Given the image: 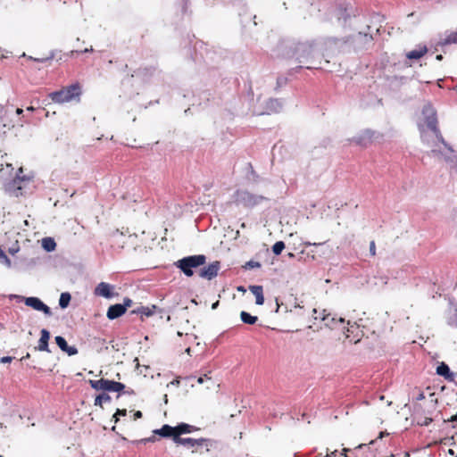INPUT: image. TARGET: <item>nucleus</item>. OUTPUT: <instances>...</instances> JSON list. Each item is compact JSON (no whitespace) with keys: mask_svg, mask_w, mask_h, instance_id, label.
Segmentation results:
<instances>
[{"mask_svg":"<svg viewBox=\"0 0 457 457\" xmlns=\"http://www.w3.org/2000/svg\"><path fill=\"white\" fill-rule=\"evenodd\" d=\"M126 238L127 236L124 233L120 232L118 229L112 232L109 236L112 246L118 248H123Z\"/></svg>","mask_w":457,"mask_h":457,"instance_id":"f8f14e48","label":"nucleus"},{"mask_svg":"<svg viewBox=\"0 0 457 457\" xmlns=\"http://www.w3.org/2000/svg\"><path fill=\"white\" fill-rule=\"evenodd\" d=\"M428 52V48L426 46L420 47V49H415L408 52L406 54V57L408 59L418 60L424 56Z\"/></svg>","mask_w":457,"mask_h":457,"instance_id":"a211bd4d","label":"nucleus"},{"mask_svg":"<svg viewBox=\"0 0 457 457\" xmlns=\"http://www.w3.org/2000/svg\"><path fill=\"white\" fill-rule=\"evenodd\" d=\"M436 373L439 376H442V377H444L446 379H449V380H453V373H451L450 368L445 362H442L441 364H439L437 366Z\"/></svg>","mask_w":457,"mask_h":457,"instance_id":"f3484780","label":"nucleus"},{"mask_svg":"<svg viewBox=\"0 0 457 457\" xmlns=\"http://www.w3.org/2000/svg\"><path fill=\"white\" fill-rule=\"evenodd\" d=\"M342 330L345 335V339L348 341L350 344H356L360 342L362 337V331L360 329V327L356 323L351 324L349 321L347 322V327L345 326V328H339Z\"/></svg>","mask_w":457,"mask_h":457,"instance_id":"0eeeda50","label":"nucleus"},{"mask_svg":"<svg viewBox=\"0 0 457 457\" xmlns=\"http://www.w3.org/2000/svg\"><path fill=\"white\" fill-rule=\"evenodd\" d=\"M446 421L448 422H455L457 421V413L455 415H453L449 420H447Z\"/></svg>","mask_w":457,"mask_h":457,"instance_id":"4c0bfd02","label":"nucleus"},{"mask_svg":"<svg viewBox=\"0 0 457 457\" xmlns=\"http://www.w3.org/2000/svg\"><path fill=\"white\" fill-rule=\"evenodd\" d=\"M240 318H241V320L244 323L249 324V325H253L258 320V317L257 316H253V315H251L250 313H248V312H246L245 311L241 312Z\"/></svg>","mask_w":457,"mask_h":457,"instance_id":"6ab92c4d","label":"nucleus"},{"mask_svg":"<svg viewBox=\"0 0 457 457\" xmlns=\"http://www.w3.org/2000/svg\"><path fill=\"white\" fill-rule=\"evenodd\" d=\"M0 457H3V456L0 455Z\"/></svg>","mask_w":457,"mask_h":457,"instance_id":"3c124183","label":"nucleus"},{"mask_svg":"<svg viewBox=\"0 0 457 457\" xmlns=\"http://www.w3.org/2000/svg\"><path fill=\"white\" fill-rule=\"evenodd\" d=\"M27 111L33 112L35 111V108L33 106L27 107Z\"/></svg>","mask_w":457,"mask_h":457,"instance_id":"c03bdc74","label":"nucleus"},{"mask_svg":"<svg viewBox=\"0 0 457 457\" xmlns=\"http://www.w3.org/2000/svg\"><path fill=\"white\" fill-rule=\"evenodd\" d=\"M12 357L11 356H4L2 358H0V362L2 363H7V362H11L12 361Z\"/></svg>","mask_w":457,"mask_h":457,"instance_id":"473e14b6","label":"nucleus"},{"mask_svg":"<svg viewBox=\"0 0 457 457\" xmlns=\"http://www.w3.org/2000/svg\"><path fill=\"white\" fill-rule=\"evenodd\" d=\"M220 269V262L216 261L210 263L208 266L204 267L199 271V276L203 278L212 279L218 275Z\"/></svg>","mask_w":457,"mask_h":457,"instance_id":"9d476101","label":"nucleus"},{"mask_svg":"<svg viewBox=\"0 0 457 457\" xmlns=\"http://www.w3.org/2000/svg\"><path fill=\"white\" fill-rule=\"evenodd\" d=\"M347 451H348L347 449L344 448L342 453H340V455L343 456V457H348L347 454H346Z\"/></svg>","mask_w":457,"mask_h":457,"instance_id":"a19ab883","label":"nucleus"},{"mask_svg":"<svg viewBox=\"0 0 457 457\" xmlns=\"http://www.w3.org/2000/svg\"><path fill=\"white\" fill-rule=\"evenodd\" d=\"M452 44H457V31L451 32L440 42L442 46Z\"/></svg>","mask_w":457,"mask_h":457,"instance_id":"412c9836","label":"nucleus"},{"mask_svg":"<svg viewBox=\"0 0 457 457\" xmlns=\"http://www.w3.org/2000/svg\"><path fill=\"white\" fill-rule=\"evenodd\" d=\"M198 428L193 425L187 423H179L175 427L165 424L161 428L154 429L153 433L162 437L171 438L177 445L191 450L192 453H196L204 447L207 448V440L204 438L194 439L190 437H182L184 434H189ZM208 451V449H206Z\"/></svg>","mask_w":457,"mask_h":457,"instance_id":"f257e3e1","label":"nucleus"},{"mask_svg":"<svg viewBox=\"0 0 457 457\" xmlns=\"http://www.w3.org/2000/svg\"><path fill=\"white\" fill-rule=\"evenodd\" d=\"M263 200V196L253 195L246 190H237L235 193V201L245 206H254Z\"/></svg>","mask_w":457,"mask_h":457,"instance_id":"423d86ee","label":"nucleus"},{"mask_svg":"<svg viewBox=\"0 0 457 457\" xmlns=\"http://www.w3.org/2000/svg\"><path fill=\"white\" fill-rule=\"evenodd\" d=\"M261 263L254 261H249L245 263V269H254V268H260Z\"/></svg>","mask_w":457,"mask_h":457,"instance_id":"c85d7f7f","label":"nucleus"},{"mask_svg":"<svg viewBox=\"0 0 457 457\" xmlns=\"http://www.w3.org/2000/svg\"><path fill=\"white\" fill-rule=\"evenodd\" d=\"M125 312H126L125 306L120 303H117V304L111 305L108 308L106 316L109 320H114V319H117V318L122 316Z\"/></svg>","mask_w":457,"mask_h":457,"instance_id":"2eb2a0df","label":"nucleus"},{"mask_svg":"<svg viewBox=\"0 0 457 457\" xmlns=\"http://www.w3.org/2000/svg\"><path fill=\"white\" fill-rule=\"evenodd\" d=\"M82 94L81 86L76 82L67 87H62L60 90L48 94V97L52 102L59 104L69 103L71 101L79 102Z\"/></svg>","mask_w":457,"mask_h":457,"instance_id":"f03ea898","label":"nucleus"},{"mask_svg":"<svg viewBox=\"0 0 457 457\" xmlns=\"http://www.w3.org/2000/svg\"><path fill=\"white\" fill-rule=\"evenodd\" d=\"M112 287L105 282H101L97 285L95 289V295L98 296H103L105 298H111L113 296Z\"/></svg>","mask_w":457,"mask_h":457,"instance_id":"ddd939ff","label":"nucleus"},{"mask_svg":"<svg viewBox=\"0 0 457 457\" xmlns=\"http://www.w3.org/2000/svg\"><path fill=\"white\" fill-rule=\"evenodd\" d=\"M18 115H21L23 112V110L21 108H17L15 112Z\"/></svg>","mask_w":457,"mask_h":457,"instance_id":"79ce46f5","label":"nucleus"},{"mask_svg":"<svg viewBox=\"0 0 457 457\" xmlns=\"http://www.w3.org/2000/svg\"><path fill=\"white\" fill-rule=\"evenodd\" d=\"M370 254L371 256H375L377 254L376 244H375L374 240L370 241Z\"/></svg>","mask_w":457,"mask_h":457,"instance_id":"c756f323","label":"nucleus"},{"mask_svg":"<svg viewBox=\"0 0 457 457\" xmlns=\"http://www.w3.org/2000/svg\"><path fill=\"white\" fill-rule=\"evenodd\" d=\"M127 415V410L126 409H117L116 412L112 416V420L114 423H117L119 421V416H126Z\"/></svg>","mask_w":457,"mask_h":457,"instance_id":"bb28decb","label":"nucleus"},{"mask_svg":"<svg viewBox=\"0 0 457 457\" xmlns=\"http://www.w3.org/2000/svg\"><path fill=\"white\" fill-rule=\"evenodd\" d=\"M186 352H187V353H190V348H189V347H188V348H187Z\"/></svg>","mask_w":457,"mask_h":457,"instance_id":"8fccbe9b","label":"nucleus"},{"mask_svg":"<svg viewBox=\"0 0 457 457\" xmlns=\"http://www.w3.org/2000/svg\"><path fill=\"white\" fill-rule=\"evenodd\" d=\"M185 1V6H184V10L186 11L187 10V0H184Z\"/></svg>","mask_w":457,"mask_h":457,"instance_id":"de8ad7c7","label":"nucleus"},{"mask_svg":"<svg viewBox=\"0 0 457 457\" xmlns=\"http://www.w3.org/2000/svg\"><path fill=\"white\" fill-rule=\"evenodd\" d=\"M155 434L154 433V436H150V437H147V438H145L143 439L142 441L146 443V442H154L155 441Z\"/></svg>","mask_w":457,"mask_h":457,"instance_id":"e433bc0d","label":"nucleus"},{"mask_svg":"<svg viewBox=\"0 0 457 457\" xmlns=\"http://www.w3.org/2000/svg\"><path fill=\"white\" fill-rule=\"evenodd\" d=\"M55 343L60 347V349L66 353L68 355L72 356L78 353V349L75 346H70L68 345L66 340L64 337L61 336L55 337Z\"/></svg>","mask_w":457,"mask_h":457,"instance_id":"4468645a","label":"nucleus"},{"mask_svg":"<svg viewBox=\"0 0 457 457\" xmlns=\"http://www.w3.org/2000/svg\"><path fill=\"white\" fill-rule=\"evenodd\" d=\"M207 380H212V378L210 377H208L207 375H204L203 377H199L197 379V382L199 384H203L204 382H205Z\"/></svg>","mask_w":457,"mask_h":457,"instance_id":"2f4dec72","label":"nucleus"},{"mask_svg":"<svg viewBox=\"0 0 457 457\" xmlns=\"http://www.w3.org/2000/svg\"><path fill=\"white\" fill-rule=\"evenodd\" d=\"M422 114L424 116V122L427 127L436 134L439 133L437 128V118L436 112L430 104L424 105L422 109Z\"/></svg>","mask_w":457,"mask_h":457,"instance_id":"6e6552de","label":"nucleus"},{"mask_svg":"<svg viewBox=\"0 0 457 457\" xmlns=\"http://www.w3.org/2000/svg\"><path fill=\"white\" fill-rule=\"evenodd\" d=\"M24 303L36 311L43 312L46 315H52L51 309L37 297H26Z\"/></svg>","mask_w":457,"mask_h":457,"instance_id":"1a4fd4ad","label":"nucleus"},{"mask_svg":"<svg viewBox=\"0 0 457 457\" xmlns=\"http://www.w3.org/2000/svg\"><path fill=\"white\" fill-rule=\"evenodd\" d=\"M218 304H219V302H216L215 303H213L212 304V309L216 308Z\"/></svg>","mask_w":457,"mask_h":457,"instance_id":"49530a36","label":"nucleus"},{"mask_svg":"<svg viewBox=\"0 0 457 457\" xmlns=\"http://www.w3.org/2000/svg\"><path fill=\"white\" fill-rule=\"evenodd\" d=\"M337 451L335 450V451L331 452L330 455L328 453H327L326 457H336L337 456Z\"/></svg>","mask_w":457,"mask_h":457,"instance_id":"ea45409f","label":"nucleus"},{"mask_svg":"<svg viewBox=\"0 0 457 457\" xmlns=\"http://www.w3.org/2000/svg\"><path fill=\"white\" fill-rule=\"evenodd\" d=\"M71 299V296L69 293H67V292L62 293L60 295V299H59L60 307L62 309L68 307V305L70 304Z\"/></svg>","mask_w":457,"mask_h":457,"instance_id":"5701e85b","label":"nucleus"},{"mask_svg":"<svg viewBox=\"0 0 457 457\" xmlns=\"http://www.w3.org/2000/svg\"><path fill=\"white\" fill-rule=\"evenodd\" d=\"M156 309V306H153L152 308H149V307H140V308H137V310H134L132 312L133 313H139L141 314V316H145V317H150L151 315H153L154 313V311Z\"/></svg>","mask_w":457,"mask_h":457,"instance_id":"4be33fe9","label":"nucleus"},{"mask_svg":"<svg viewBox=\"0 0 457 457\" xmlns=\"http://www.w3.org/2000/svg\"><path fill=\"white\" fill-rule=\"evenodd\" d=\"M383 436H384V433H383V432H380V434H379V436H378V437H379V438H381V437H383Z\"/></svg>","mask_w":457,"mask_h":457,"instance_id":"09e8293b","label":"nucleus"},{"mask_svg":"<svg viewBox=\"0 0 457 457\" xmlns=\"http://www.w3.org/2000/svg\"><path fill=\"white\" fill-rule=\"evenodd\" d=\"M284 249H285V244L283 241H278L272 246V252L276 255H279Z\"/></svg>","mask_w":457,"mask_h":457,"instance_id":"b1692460","label":"nucleus"},{"mask_svg":"<svg viewBox=\"0 0 457 457\" xmlns=\"http://www.w3.org/2000/svg\"><path fill=\"white\" fill-rule=\"evenodd\" d=\"M132 304V300L126 298L124 299V303L122 305L125 306V309L127 310L128 307H130Z\"/></svg>","mask_w":457,"mask_h":457,"instance_id":"f704fd0d","label":"nucleus"},{"mask_svg":"<svg viewBox=\"0 0 457 457\" xmlns=\"http://www.w3.org/2000/svg\"><path fill=\"white\" fill-rule=\"evenodd\" d=\"M442 59H443V56H442L441 54L436 55V60H439V61H440V60H442Z\"/></svg>","mask_w":457,"mask_h":457,"instance_id":"a18cd8bd","label":"nucleus"},{"mask_svg":"<svg viewBox=\"0 0 457 457\" xmlns=\"http://www.w3.org/2000/svg\"><path fill=\"white\" fill-rule=\"evenodd\" d=\"M267 109L273 112H278L282 109V104L278 99H270L267 103Z\"/></svg>","mask_w":457,"mask_h":457,"instance_id":"aec40b11","label":"nucleus"},{"mask_svg":"<svg viewBox=\"0 0 457 457\" xmlns=\"http://www.w3.org/2000/svg\"><path fill=\"white\" fill-rule=\"evenodd\" d=\"M110 396L106 394L99 395L95 399V405L102 406L103 401H110Z\"/></svg>","mask_w":457,"mask_h":457,"instance_id":"393cba45","label":"nucleus"},{"mask_svg":"<svg viewBox=\"0 0 457 457\" xmlns=\"http://www.w3.org/2000/svg\"><path fill=\"white\" fill-rule=\"evenodd\" d=\"M250 291L255 296V303L258 305H262L264 303L263 288L262 286H251Z\"/></svg>","mask_w":457,"mask_h":457,"instance_id":"dca6fc26","label":"nucleus"},{"mask_svg":"<svg viewBox=\"0 0 457 457\" xmlns=\"http://www.w3.org/2000/svg\"><path fill=\"white\" fill-rule=\"evenodd\" d=\"M89 384L95 390H103L109 392H120L125 388V385L120 382L101 378L98 380H89Z\"/></svg>","mask_w":457,"mask_h":457,"instance_id":"39448f33","label":"nucleus"},{"mask_svg":"<svg viewBox=\"0 0 457 457\" xmlns=\"http://www.w3.org/2000/svg\"><path fill=\"white\" fill-rule=\"evenodd\" d=\"M312 317L315 321L322 322L325 327L329 328L330 329L345 328V319H337L335 314L328 312L325 309L314 308L312 311Z\"/></svg>","mask_w":457,"mask_h":457,"instance_id":"7ed1b4c3","label":"nucleus"},{"mask_svg":"<svg viewBox=\"0 0 457 457\" xmlns=\"http://www.w3.org/2000/svg\"><path fill=\"white\" fill-rule=\"evenodd\" d=\"M206 262V256L204 254L191 255L184 257L175 262L186 276L191 277L194 274L193 269L198 268Z\"/></svg>","mask_w":457,"mask_h":457,"instance_id":"20e7f679","label":"nucleus"},{"mask_svg":"<svg viewBox=\"0 0 457 457\" xmlns=\"http://www.w3.org/2000/svg\"><path fill=\"white\" fill-rule=\"evenodd\" d=\"M423 399H425V395H424V393H423V392H421V391H419V394H418V395H417V396L415 397V400H416V401H421V400H423Z\"/></svg>","mask_w":457,"mask_h":457,"instance_id":"c9c22d12","label":"nucleus"},{"mask_svg":"<svg viewBox=\"0 0 457 457\" xmlns=\"http://www.w3.org/2000/svg\"><path fill=\"white\" fill-rule=\"evenodd\" d=\"M44 247L47 251H53L55 247V243L51 238L46 239V240H44Z\"/></svg>","mask_w":457,"mask_h":457,"instance_id":"a878e982","label":"nucleus"},{"mask_svg":"<svg viewBox=\"0 0 457 457\" xmlns=\"http://www.w3.org/2000/svg\"><path fill=\"white\" fill-rule=\"evenodd\" d=\"M23 179H21L19 176H17L13 180H12V186L13 187H15V190L16 191H20L21 190V186L20 185L21 182H22Z\"/></svg>","mask_w":457,"mask_h":457,"instance_id":"cd10ccee","label":"nucleus"},{"mask_svg":"<svg viewBox=\"0 0 457 457\" xmlns=\"http://www.w3.org/2000/svg\"><path fill=\"white\" fill-rule=\"evenodd\" d=\"M0 259H7L5 253L0 248Z\"/></svg>","mask_w":457,"mask_h":457,"instance_id":"58836bf2","label":"nucleus"},{"mask_svg":"<svg viewBox=\"0 0 457 457\" xmlns=\"http://www.w3.org/2000/svg\"><path fill=\"white\" fill-rule=\"evenodd\" d=\"M432 422L431 418L425 417L423 420L418 421V424L420 426H428Z\"/></svg>","mask_w":457,"mask_h":457,"instance_id":"7c9ffc66","label":"nucleus"},{"mask_svg":"<svg viewBox=\"0 0 457 457\" xmlns=\"http://www.w3.org/2000/svg\"><path fill=\"white\" fill-rule=\"evenodd\" d=\"M49 339H50V332L46 328L41 329L40 338L38 340L37 346L35 347V350L50 353L51 351L49 350V346H48Z\"/></svg>","mask_w":457,"mask_h":457,"instance_id":"9b49d317","label":"nucleus"},{"mask_svg":"<svg viewBox=\"0 0 457 457\" xmlns=\"http://www.w3.org/2000/svg\"><path fill=\"white\" fill-rule=\"evenodd\" d=\"M142 416H143V414L140 411H136L133 414V420H137L142 418Z\"/></svg>","mask_w":457,"mask_h":457,"instance_id":"72a5a7b5","label":"nucleus"},{"mask_svg":"<svg viewBox=\"0 0 457 457\" xmlns=\"http://www.w3.org/2000/svg\"><path fill=\"white\" fill-rule=\"evenodd\" d=\"M30 358V354L29 353H27V354L25 356H23L21 361H23V360H26V359H29Z\"/></svg>","mask_w":457,"mask_h":457,"instance_id":"37998d69","label":"nucleus"}]
</instances>
